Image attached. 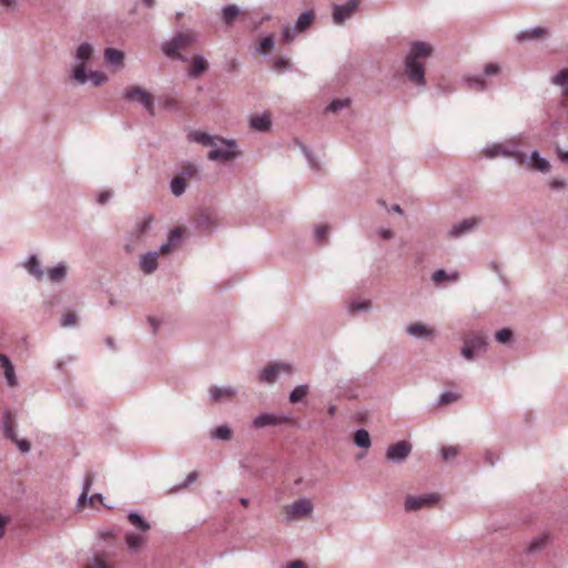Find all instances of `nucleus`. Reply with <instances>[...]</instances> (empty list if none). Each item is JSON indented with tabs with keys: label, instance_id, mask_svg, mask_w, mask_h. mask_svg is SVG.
I'll list each match as a JSON object with an SVG mask.
<instances>
[{
	"label": "nucleus",
	"instance_id": "nucleus-1",
	"mask_svg": "<svg viewBox=\"0 0 568 568\" xmlns=\"http://www.w3.org/2000/svg\"><path fill=\"white\" fill-rule=\"evenodd\" d=\"M433 47L424 41H415L410 44L404 59V72L408 81L416 88L426 87L425 62L432 55Z\"/></svg>",
	"mask_w": 568,
	"mask_h": 568
},
{
	"label": "nucleus",
	"instance_id": "nucleus-2",
	"mask_svg": "<svg viewBox=\"0 0 568 568\" xmlns=\"http://www.w3.org/2000/svg\"><path fill=\"white\" fill-rule=\"evenodd\" d=\"M488 344V336L484 332H469L463 339L460 355L466 361H473L476 355H481L487 351Z\"/></svg>",
	"mask_w": 568,
	"mask_h": 568
},
{
	"label": "nucleus",
	"instance_id": "nucleus-3",
	"mask_svg": "<svg viewBox=\"0 0 568 568\" xmlns=\"http://www.w3.org/2000/svg\"><path fill=\"white\" fill-rule=\"evenodd\" d=\"M93 57V45L89 42H82L75 50V65L72 69L71 78L79 84L88 81V72L85 64Z\"/></svg>",
	"mask_w": 568,
	"mask_h": 568
},
{
	"label": "nucleus",
	"instance_id": "nucleus-4",
	"mask_svg": "<svg viewBox=\"0 0 568 568\" xmlns=\"http://www.w3.org/2000/svg\"><path fill=\"white\" fill-rule=\"evenodd\" d=\"M239 156L237 144L234 140L217 138L216 145H212L207 158L211 161H232Z\"/></svg>",
	"mask_w": 568,
	"mask_h": 568
},
{
	"label": "nucleus",
	"instance_id": "nucleus-5",
	"mask_svg": "<svg viewBox=\"0 0 568 568\" xmlns=\"http://www.w3.org/2000/svg\"><path fill=\"white\" fill-rule=\"evenodd\" d=\"M194 41H195V37L193 33L179 32L173 39L163 43L162 51L166 57H170V58L179 57V59L185 61L186 58L181 55L179 52L181 50L186 49Z\"/></svg>",
	"mask_w": 568,
	"mask_h": 568
},
{
	"label": "nucleus",
	"instance_id": "nucleus-6",
	"mask_svg": "<svg viewBox=\"0 0 568 568\" xmlns=\"http://www.w3.org/2000/svg\"><path fill=\"white\" fill-rule=\"evenodd\" d=\"M123 98L141 104L150 115L155 114L153 97L145 89L138 85L128 87L124 89Z\"/></svg>",
	"mask_w": 568,
	"mask_h": 568
},
{
	"label": "nucleus",
	"instance_id": "nucleus-7",
	"mask_svg": "<svg viewBox=\"0 0 568 568\" xmlns=\"http://www.w3.org/2000/svg\"><path fill=\"white\" fill-rule=\"evenodd\" d=\"M293 366L286 362H274L268 364L258 373V381L264 384H274L281 374H292Z\"/></svg>",
	"mask_w": 568,
	"mask_h": 568
},
{
	"label": "nucleus",
	"instance_id": "nucleus-8",
	"mask_svg": "<svg viewBox=\"0 0 568 568\" xmlns=\"http://www.w3.org/2000/svg\"><path fill=\"white\" fill-rule=\"evenodd\" d=\"M313 504L307 498H300L286 507V521L298 520L310 517L313 513Z\"/></svg>",
	"mask_w": 568,
	"mask_h": 568
},
{
	"label": "nucleus",
	"instance_id": "nucleus-9",
	"mask_svg": "<svg viewBox=\"0 0 568 568\" xmlns=\"http://www.w3.org/2000/svg\"><path fill=\"white\" fill-rule=\"evenodd\" d=\"M413 446L409 442L399 440L388 446L386 450V459L395 464H402L410 455Z\"/></svg>",
	"mask_w": 568,
	"mask_h": 568
},
{
	"label": "nucleus",
	"instance_id": "nucleus-10",
	"mask_svg": "<svg viewBox=\"0 0 568 568\" xmlns=\"http://www.w3.org/2000/svg\"><path fill=\"white\" fill-rule=\"evenodd\" d=\"M359 0H348L345 4L333 3V22L337 26L343 24L358 9Z\"/></svg>",
	"mask_w": 568,
	"mask_h": 568
},
{
	"label": "nucleus",
	"instance_id": "nucleus-11",
	"mask_svg": "<svg viewBox=\"0 0 568 568\" xmlns=\"http://www.w3.org/2000/svg\"><path fill=\"white\" fill-rule=\"evenodd\" d=\"M152 223V217L150 215L144 216L141 221L136 222L134 227L130 233V242L125 244V251L128 253H132L135 250V246L139 244L142 236L148 232Z\"/></svg>",
	"mask_w": 568,
	"mask_h": 568
},
{
	"label": "nucleus",
	"instance_id": "nucleus-12",
	"mask_svg": "<svg viewBox=\"0 0 568 568\" xmlns=\"http://www.w3.org/2000/svg\"><path fill=\"white\" fill-rule=\"evenodd\" d=\"M438 501L437 494H428L422 496H407L405 499V510L406 511H416L422 508H427L434 506Z\"/></svg>",
	"mask_w": 568,
	"mask_h": 568
},
{
	"label": "nucleus",
	"instance_id": "nucleus-13",
	"mask_svg": "<svg viewBox=\"0 0 568 568\" xmlns=\"http://www.w3.org/2000/svg\"><path fill=\"white\" fill-rule=\"evenodd\" d=\"M291 417L286 415H277V414H271V413H263L257 415L253 422L252 425L254 428H265L267 426H281L283 424L290 423Z\"/></svg>",
	"mask_w": 568,
	"mask_h": 568
},
{
	"label": "nucleus",
	"instance_id": "nucleus-14",
	"mask_svg": "<svg viewBox=\"0 0 568 568\" xmlns=\"http://www.w3.org/2000/svg\"><path fill=\"white\" fill-rule=\"evenodd\" d=\"M236 395V389L231 386H211L209 388V398L212 403L229 400Z\"/></svg>",
	"mask_w": 568,
	"mask_h": 568
},
{
	"label": "nucleus",
	"instance_id": "nucleus-15",
	"mask_svg": "<svg viewBox=\"0 0 568 568\" xmlns=\"http://www.w3.org/2000/svg\"><path fill=\"white\" fill-rule=\"evenodd\" d=\"M477 224L478 222L476 219H465L462 222L454 224L449 230L448 235L449 237L458 239L465 234L473 232L476 229Z\"/></svg>",
	"mask_w": 568,
	"mask_h": 568
},
{
	"label": "nucleus",
	"instance_id": "nucleus-16",
	"mask_svg": "<svg viewBox=\"0 0 568 568\" xmlns=\"http://www.w3.org/2000/svg\"><path fill=\"white\" fill-rule=\"evenodd\" d=\"M524 164L541 173H548L551 169L549 161L541 158L538 151H532L528 159L525 156Z\"/></svg>",
	"mask_w": 568,
	"mask_h": 568
},
{
	"label": "nucleus",
	"instance_id": "nucleus-17",
	"mask_svg": "<svg viewBox=\"0 0 568 568\" xmlns=\"http://www.w3.org/2000/svg\"><path fill=\"white\" fill-rule=\"evenodd\" d=\"M520 139L513 138L504 142V149L507 151L506 158H513L518 164H524L525 153L519 150Z\"/></svg>",
	"mask_w": 568,
	"mask_h": 568
},
{
	"label": "nucleus",
	"instance_id": "nucleus-18",
	"mask_svg": "<svg viewBox=\"0 0 568 568\" xmlns=\"http://www.w3.org/2000/svg\"><path fill=\"white\" fill-rule=\"evenodd\" d=\"M209 70V62L202 55H194L192 59V65L189 70V77L193 79L200 78Z\"/></svg>",
	"mask_w": 568,
	"mask_h": 568
},
{
	"label": "nucleus",
	"instance_id": "nucleus-19",
	"mask_svg": "<svg viewBox=\"0 0 568 568\" xmlns=\"http://www.w3.org/2000/svg\"><path fill=\"white\" fill-rule=\"evenodd\" d=\"M2 429H3V435L8 439L16 440V436H17L16 418H14V415L9 409L4 410V413H3Z\"/></svg>",
	"mask_w": 568,
	"mask_h": 568
},
{
	"label": "nucleus",
	"instance_id": "nucleus-20",
	"mask_svg": "<svg viewBox=\"0 0 568 568\" xmlns=\"http://www.w3.org/2000/svg\"><path fill=\"white\" fill-rule=\"evenodd\" d=\"M68 274V265L63 262L58 263L57 265L49 267L47 270L48 278L55 284L63 282Z\"/></svg>",
	"mask_w": 568,
	"mask_h": 568
},
{
	"label": "nucleus",
	"instance_id": "nucleus-21",
	"mask_svg": "<svg viewBox=\"0 0 568 568\" xmlns=\"http://www.w3.org/2000/svg\"><path fill=\"white\" fill-rule=\"evenodd\" d=\"M23 267L27 272L37 280H41L44 275V271L37 255L32 254L29 258L23 262Z\"/></svg>",
	"mask_w": 568,
	"mask_h": 568
},
{
	"label": "nucleus",
	"instance_id": "nucleus-22",
	"mask_svg": "<svg viewBox=\"0 0 568 568\" xmlns=\"http://www.w3.org/2000/svg\"><path fill=\"white\" fill-rule=\"evenodd\" d=\"M406 333L419 339H427L434 335V331L422 323L408 325L406 327Z\"/></svg>",
	"mask_w": 568,
	"mask_h": 568
},
{
	"label": "nucleus",
	"instance_id": "nucleus-23",
	"mask_svg": "<svg viewBox=\"0 0 568 568\" xmlns=\"http://www.w3.org/2000/svg\"><path fill=\"white\" fill-rule=\"evenodd\" d=\"M217 138L219 136L216 135H211L201 131H192L187 134L189 141L196 142L205 146L216 145Z\"/></svg>",
	"mask_w": 568,
	"mask_h": 568
},
{
	"label": "nucleus",
	"instance_id": "nucleus-24",
	"mask_svg": "<svg viewBox=\"0 0 568 568\" xmlns=\"http://www.w3.org/2000/svg\"><path fill=\"white\" fill-rule=\"evenodd\" d=\"M159 252H148L141 257V268L145 274L153 273L158 267Z\"/></svg>",
	"mask_w": 568,
	"mask_h": 568
},
{
	"label": "nucleus",
	"instance_id": "nucleus-25",
	"mask_svg": "<svg viewBox=\"0 0 568 568\" xmlns=\"http://www.w3.org/2000/svg\"><path fill=\"white\" fill-rule=\"evenodd\" d=\"M459 280V273L458 272H453V273H447L445 270L443 268H439V270H436L433 274H432V281L433 283L436 285V286H443V283L445 281H449V282H457Z\"/></svg>",
	"mask_w": 568,
	"mask_h": 568
},
{
	"label": "nucleus",
	"instance_id": "nucleus-26",
	"mask_svg": "<svg viewBox=\"0 0 568 568\" xmlns=\"http://www.w3.org/2000/svg\"><path fill=\"white\" fill-rule=\"evenodd\" d=\"M250 125L255 131L266 132L271 128V118L266 113L252 116L250 120Z\"/></svg>",
	"mask_w": 568,
	"mask_h": 568
},
{
	"label": "nucleus",
	"instance_id": "nucleus-27",
	"mask_svg": "<svg viewBox=\"0 0 568 568\" xmlns=\"http://www.w3.org/2000/svg\"><path fill=\"white\" fill-rule=\"evenodd\" d=\"M125 542L131 552H138L145 544V538L141 535L129 531L125 534Z\"/></svg>",
	"mask_w": 568,
	"mask_h": 568
},
{
	"label": "nucleus",
	"instance_id": "nucleus-28",
	"mask_svg": "<svg viewBox=\"0 0 568 568\" xmlns=\"http://www.w3.org/2000/svg\"><path fill=\"white\" fill-rule=\"evenodd\" d=\"M196 227L203 233L212 232L215 226L214 220L209 213L202 212L195 220Z\"/></svg>",
	"mask_w": 568,
	"mask_h": 568
},
{
	"label": "nucleus",
	"instance_id": "nucleus-29",
	"mask_svg": "<svg viewBox=\"0 0 568 568\" xmlns=\"http://www.w3.org/2000/svg\"><path fill=\"white\" fill-rule=\"evenodd\" d=\"M240 14V9L235 4H227L222 8V21L225 26L230 27L234 23Z\"/></svg>",
	"mask_w": 568,
	"mask_h": 568
},
{
	"label": "nucleus",
	"instance_id": "nucleus-30",
	"mask_svg": "<svg viewBox=\"0 0 568 568\" xmlns=\"http://www.w3.org/2000/svg\"><path fill=\"white\" fill-rule=\"evenodd\" d=\"M315 18V14L313 11H305L303 12L296 20L294 24V30L297 32H304L306 31L310 26L312 24L313 20Z\"/></svg>",
	"mask_w": 568,
	"mask_h": 568
},
{
	"label": "nucleus",
	"instance_id": "nucleus-31",
	"mask_svg": "<svg viewBox=\"0 0 568 568\" xmlns=\"http://www.w3.org/2000/svg\"><path fill=\"white\" fill-rule=\"evenodd\" d=\"M547 34V31L542 27H535L532 29L523 30L517 34L518 41H528L537 38H541Z\"/></svg>",
	"mask_w": 568,
	"mask_h": 568
},
{
	"label": "nucleus",
	"instance_id": "nucleus-32",
	"mask_svg": "<svg viewBox=\"0 0 568 568\" xmlns=\"http://www.w3.org/2000/svg\"><path fill=\"white\" fill-rule=\"evenodd\" d=\"M551 83L560 87L562 94L568 97V68L561 69L552 78Z\"/></svg>",
	"mask_w": 568,
	"mask_h": 568
},
{
	"label": "nucleus",
	"instance_id": "nucleus-33",
	"mask_svg": "<svg viewBox=\"0 0 568 568\" xmlns=\"http://www.w3.org/2000/svg\"><path fill=\"white\" fill-rule=\"evenodd\" d=\"M128 520L140 531L145 532L151 529V525L136 511H130Z\"/></svg>",
	"mask_w": 568,
	"mask_h": 568
},
{
	"label": "nucleus",
	"instance_id": "nucleus-34",
	"mask_svg": "<svg viewBox=\"0 0 568 568\" xmlns=\"http://www.w3.org/2000/svg\"><path fill=\"white\" fill-rule=\"evenodd\" d=\"M104 59L111 65H121L123 63L124 53L114 48H106L104 50Z\"/></svg>",
	"mask_w": 568,
	"mask_h": 568
},
{
	"label": "nucleus",
	"instance_id": "nucleus-35",
	"mask_svg": "<svg viewBox=\"0 0 568 568\" xmlns=\"http://www.w3.org/2000/svg\"><path fill=\"white\" fill-rule=\"evenodd\" d=\"M484 154L487 159L506 158L507 151L504 149V143H491L484 148Z\"/></svg>",
	"mask_w": 568,
	"mask_h": 568
},
{
	"label": "nucleus",
	"instance_id": "nucleus-36",
	"mask_svg": "<svg viewBox=\"0 0 568 568\" xmlns=\"http://www.w3.org/2000/svg\"><path fill=\"white\" fill-rule=\"evenodd\" d=\"M353 439H354L355 445L359 448L367 449L372 445L369 433L364 428L357 429L354 433Z\"/></svg>",
	"mask_w": 568,
	"mask_h": 568
},
{
	"label": "nucleus",
	"instance_id": "nucleus-37",
	"mask_svg": "<svg viewBox=\"0 0 568 568\" xmlns=\"http://www.w3.org/2000/svg\"><path fill=\"white\" fill-rule=\"evenodd\" d=\"M212 439L230 440L232 437V429L227 425L216 426L210 434Z\"/></svg>",
	"mask_w": 568,
	"mask_h": 568
},
{
	"label": "nucleus",
	"instance_id": "nucleus-38",
	"mask_svg": "<svg viewBox=\"0 0 568 568\" xmlns=\"http://www.w3.org/2000/svg\"><path fill=\"white\" fill-rule=\"evenodd\" d=\"M170 187H171V192L173 193V195L181 196L185 192V189H186V182H185L183 175L178 174L176 176H174L171 180Z\"/></svg>",
	"mask_w": 568,
	"mask_h": 568
},
{
	"label": "nucleus",
	"instance_id": "nucleus-39",
	"mask_svg": "<svg viewBox=\"0 0 568 568\" xmlns=\"http://www.w3.org/2000/svg\"><path fill=\"white\" fill-rule=\"evenodd\" d=\"M308 394V385L303 384L298 385L290 393L288 399L290 403L296 404L303 400V398Z\"/></svg>",
	"mask_w": 568,
	"mask_h": 568
},
{
	"label": "nucleus",
	"instance_id": "nucleus-40",
	"mask_svg": "<svg viewBox=\"0 0 568 568\" xmlns=\"http://www.w3.org/2000/svg\"><path fill=\"white\" fill-rule=\"evenodd\" d=\"M179 175H183L184 180H186V179H200L199 168L194 163H185L181 168Z\"/></svg>",
	"mask_w": 568,
	"mask_h": 568
},
{
	"label": "nucleus",
	"instance_id": "nucleus-41",
	"mask_svg": "<svg viewBox=\"0 0 568 568\" xmlns=\"http://www.w3.org/2000/svg\"><path fill=\"white\" fill-rule=\"evenodd\" d=\"M349 104H351V100L348 98L335 99L326 106V111L336 113V112L341 111L342 109L348 106Z\"/></svg>",
	"mask_w": 568,
	"mask_h": 568
},
{
	"label": "nucleus",
	"instance_id": "nucleus-42",
	"mask_svg": "<svg viewBox=\"0 0 568 568\" xmlns=\"http://www.w3.org/2000/svg\"><path fill=\"white\" fill-rule=\"evenodd\" d=\"M547 541H548V535H541V536L532 539L529 545L528 551L537 552V551L541 550L547 545Z\"/></svg>",
	"mask_w": 568,
	"mask_h": 568
},
{
	"label": "nucleus",
	"instance_id": "nucleus-43",
	"mask_svg": "<svg viewBox=\"0 0 568 568\" xmlns=\"http://www.w3.org/2000/svg\"><path fill=\"white\" fill-rule=\"evenodd\" d=\"M88 80H90L94 87H100L104 82H106L108 77L103 72H100V71H90L88 73Z\"/></svg>",
	"mask_w": 568,
	"mask_h": 568
},
{
	"label": "nucleus",
	"instance_id": "nucleus-44",
	"mask_svg": "<svg viewBox=\"0 0 568 568\" xmlns=\"http://www.w3.org/2000/svg\"><path fill=\"white\" fill-rule=\"evenodd\" d=\"M372 307V302L368 300L353 301L349 304V308L354 312H367Z\"/></svg>",
	"mask_w": 568,
	"mask_h": 568
},
{
	"label": "nucleus",
	"instance_id": "nucleus-45",
	"mask_svg": "<svg viewBox=\"0 0 568 568\" xmlns=\"http://www.w3.org/2000/svg\"><path fill=\"white\" fill-rule=\"evenodd\" d=\"M84 568H111L103 556H94Z\"/></svg>",
	"mask_w": 568,
	"mask_h": 568
},
{
	"label": "nucleus",
	"instance_id": "nucleus-46",
	"mask_svg": "<svg viewBox=\"0 0 568 568\" xmlns=\"http://www.w3.org/2000/svg\"><path fill=\"white\" fill-rule=\"evenodd\" d=\"M459 396L452 392H444L440 394L437 405L443 406L456 402Z\"/></svg>",
	"mask_w": 568,
	"mask_h": 568
},
{
	"label": "nucleus",
	"instance_id": "nucleus-47",
	"mask_svg": "<svg viewBox=\"0 0 568 568\" xmlns=\"http://www.w3.org/2000/svg\"><path fill=\"white\" fill-rule=\"evenodd\" d=\"M4 377L7 381L8 386L14 387L18 385V379L14 372V366L10 365L4 368Z\"/></svg>",
	"mask_w": 568,
	"mask_h": 568
},
{
	"label": "nucleus",
	"instance_id": "nucleus-48",
	"mask_svg": "<svg viewBox=\"0 0 568 568\" xmlns=\"http://www.w3.org/2000/svg\"><path fill=\"white\" fill-rule=\"evenodd\" d=\"M196 479H197V473L196 471H192V473H190L186 476V478H185V480L183 483H181L178 486L172 487L170 489V493H176V491H179L182 488H186L190 484L194 483Z\"/></svg>",
	"mask_w": 568,
	"mask_h": 568
},
{
	"label": "nucleus",
	"instance_id": "nucleus-49",
	"mask_svg": "<svg viewBox=\"0 0 568 568\" xmlns=\"http://www.w3.org/2000/svg\"><path fill=\"white\" fill-rule=\"evenodd\" d=\"M291 64L287 59L276 58L273 62V69L277 73H283L290 69Z\"/></svg>",
	"mask_w": 568,
	"mask_h": 568
},
{
	"label": "nucleus",
	"instance_id": "nucleus-50",
	"mask_svg": "<svg viewBox=\"0 0 568 568\" xmlns=\"http://www.w3.org/2000/svg\"><path fill=\"white\" fill-rule=\"evenodd\" d=\"M513 337V332L509 328H503L496 332L495 338L498 343L506 344Z\"/></svg>",
	"mask_w": 568,
	"mask_h": 568
},
{
	"label": "nucleus",
	"instance_id": "nucleus-51",
	"mask_svg": "<svg viewBox=\"0 0 568 568\" xmlns=\"http://www.w3.org/2000/svg\"><path fill=\"white\" fill-rule=\"evenodd\" d=\"M440 453L444 460L450 462L459 454V449L456 446H447L443 447Z\"/></svg>",
	"mask_w": 568,
	"mask_h": 568
},
{
	"label": "nucleus",
	"instance_id": "nucleus-52",
	"mask_svg": "<svg viewBox=\"0 0 568 568\" xmlns=\"http://www.w3.org/2000/svg\"><path fill=\"white\" fill-rule=\"evenodd\" d=\"M273 47H274V39L272 36H268L261 40L257 51L261 54H265L266 51L271 50Z\"/></svg>",
	"mask_w": 568,
	"mask_h": 568
},
{
	"label": "nucleus",
	"instance_id": "nucleus-53",
	"mask_svg": "<svg viewBox=\"0 0 568 568\" xmlns=\"http://www.w3.org/2000/svg\"><path fill=\"white\" fill-rule=\"evenodd\" d=\"M182 235H183V229L178 226L175 229H173L170 234H169V237H168V241L172 244V245H175L176 243H179L182 239Z\"/></svg>",
	"mask_w": 568,
	"mask_h": 568
},
{
	"label": "nucleus",
	"instance_id": "nucleus-54",
	"mask_svg": "<svg viewBox=\"0 0 568 568\" xmlns=\"http://www.w3.org/2000/svg\"><path fill=\"white\" fill-rule=\"evenodd\" d=\"M77 323V315L74 312L65 313L61 318V326L62 327H70L75 325Z\"/></svg>",
	"mask_w": 568,
	"mask_h": 568
},
{
	"label": "nucleus",
	"instance_id": "nucleus-55",
	"mask_svg": "<svg viewBox=\"0 0 568 568\" xmlns=\"http://www.w3.org/2000/svg\"><path fill=\"white\" fill-rule=\"evenodd\" d=\"M328 232L327 225H317L314 231V237L318 242H324L326 240Z\"/></svg>",
	"mask_w": 568,
	"mask_h": 568
},
{
	"label": "nucleus",
	"instance_id": "nucleus-56",
	"mask_svg": "<svg viewBox=\"0 0 568 568\" xmlns=\"http://www.w3.org/2000/svg\"><path fill=\"white\" fill-rule=\"evenodd\" d=\"M467 81L470 87H474L478 91H483L486 88V82L481 77H471L468 78Z\"/></svg>",
	"mask_w": 568,
	"mask_h": 568
},
{
	"label": "nucleus",
	"instance_id": "nucleus-57",
	"mask_svg": "<svg viewBox=\"0 0 568 568\" xmlns=\"http://www.w3.org/2000/svg\"><path fill=\"white\" fill-rule=\"evenodd\" d=\"M296 33H297V31L294 30V27L293 28L284 27L283 40L287 43H291L295 39Z\"/></svg>",
	"mask_w": 568,
	"mask_h": 568
},
{
	"label": "nucleus",
	"instance_id": "nucleus-58",
	"mask_svg": "<svg viewBox=\"0 0 568 568\" xmlns=\"http://www.w3.org/2000/svg\"><path fill=\"white\" fill-rule=\"evenodd\" d=\"M500 71V67L497 63H488L485 65L484 75H495Z\"/></svg>",
	"mask_w": 568,
	"mask_h": 568
},
{
	"label": "nucleus",
	"instance_id": "nucleus-59",
	"mask_svg": "<svg viewBox=\"0 0 568 568\" xmlns=\"http://www.w3.org/2000/svg\"><path fill=\"white\" fill-rule=\"evenodd\" d=\"M12 442L17 444L18 448L22 453H29L30 452L31 445H30V443L28 440L19 439L18 436H16V440H12Z\"/></svg>",
	"mask_w": 568,
	"mask_h": 568
},
{
	"label": "nucleus",
	"instance_id": "nucleus-60",
	"mask_svg": "<svg viewBox=\"0 0 568 568\" xmlns=\"http://www.w3.org/2000/svg\"><path fill=\"white\" fill-rule=\"evenodd\" d=\"M10 524V517L0 514V539L4 536L6 527Z\"/></svg>",
	"mask_w": 568,
	"mask_h": 568
},
{
	"label": "nucleus",
	"instance_id": "nucleus-61",
	"mask_svg": "<svg viewBox=\"0 0 568 568\" xmlns=\"http://www.w3.org/2000/svg\"><path fill=\"white\" fill-rule=\"evenodd\" d=\"M92 484H93V475L87 474L84 481H83L82 491H85V494H89V490H90Z\"/></svg>",
	"mask_w": 568,
	"mask_h": 568
},
{
	"label": "nucleus",
	"instance_id": "nucleus-62",
	"mask_svg": "<svg viewBox=\"0 0 568 568\" xmlns=\"http://www.w3.org/2000/svg\"><path fill=\"white\" fill-rule=\"evenodd\" d=\"M302 151L304 153V155L307 158L310 164L313 166V168H317V163L315 162L314 158H313V154L311 152V150L305 146V145H302Z\"/></svg>",
	"mask_w": 568,
	"mask_h": 568
},
{
	"label": "nucleus",
	"instance_id": "nucleus-63",
	"mask_svg": "<svg viewBox=\"0 0 568 568\" xmlns=\"http://www.w3.org/2000/svg\"><path fill=\"white\" fill-rule=\"evenodd\" d=\"M112 196V193L109 191H103L98 196V203L103 205L105 204Z\"/></svg>",
	"mask_w": 568,
	"mask_h": 568
},
{
	"label": "nucleus",
	"instance_id": "nucleus-64",
	"mask_svg": "<svg viewBox=\"0 0 568 568\" xmlns=\"http://www.w3.org/2000/svg\"><path fill=\"white\" fill-rule=\"evenodd\" d=\"M556 151H557V155H558L559 160L564 163H568V152L564 151L559 146H557Z\"/></svg>",
	"mask_w": 568,
	"mask_h": 568
}]
</instances>
